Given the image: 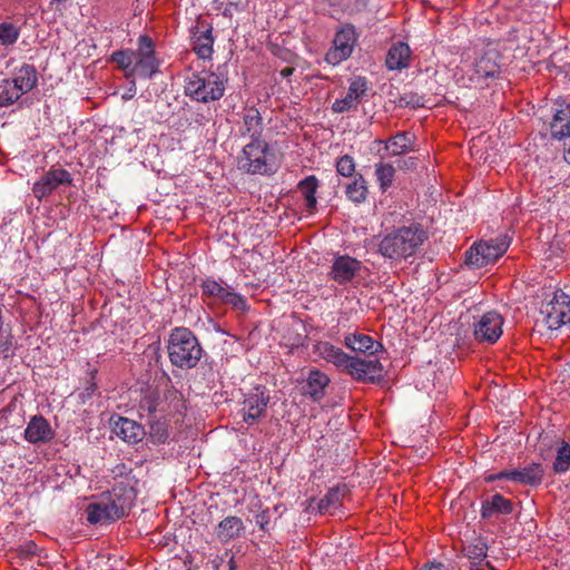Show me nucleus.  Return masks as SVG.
Listing matches in <instances>:
<instances>
[{
    "instance_id": "1",
    "label": "nucleus",
    "mask_w": 570,
    "mask_h": 570,
    "mask_svg": "<svg viewBox=\"0 0 570 570\" xmlns=\"http://www.w3.org/2000/svg\"><path fill=\"white\" fill-rule=\"evenodd\" d=\"M316 351L325 361L345 371L356 381L376 383L383 379L384 367L377 358L351 356L328 342H320Z\"/></svg>"
},
{
    "instance_id": "2",
    "label": "nucleus",
    "mask_w": 570,
    "mask_h": 570,
    "mask_svg": "<svg viewBox=\"0 0 570 570\" xmlns=\"http://www.w3.org/2000/svg\"><path fill=\"white\" fill-rule=\"evenodd\" d=\"M428 232L417 223L389 232L380 240L377 252L392 262L414 256L428 239Z\"/></svg>"
},
{
    "instance_id": "3",
    "label": "nucleus",
    "mask_w": 570,
    "mask_h": 570,
    "mask_svg": "<svg viewBox=\"0 0 570 570\" xmlns=\"http://www.w3.org/2000/svg\"><path fill=\"white\" fill-rule=\"evenodd\" d=\"M167 351L170 363L180 368L195 367L203 355L198 338L187 327H175L170 332Z\"/></svg>"
},
{
    "instance_id": "4",
    "label": "nucleus",
    "mask_w": 570,
    "mask_h": 570,
    "mask_svg": "<svg viewBox=\"0 0 570 570\" xmlns=\"http://www.w3.org/2000/svg\"><path fill=\"white\" fill-rule=\"evenodd\" d=\"M226 79L216 72H193L186 80L185 94L190 99L207 104L219 100L225 94Z\"/></svg>"
},
{
    "instance_id": "5",
    "label": "nucleus",
    "mask_w": 570,
    "mask_h": 570,
    "mask_svg": "<svg viewBox=\"0 0 570 570\" xmlns=\"http://www.w3.org/2000/svg\"><path fill=\"white\" fill-rule=\"evenodd\" d=\"M238 168L248 174L271 175L275 171L268 155V145L263 139L252 140L237 157Z\"/></svg>"
},
{
    "instance_id": "6",
    "label": "nucleus",
    "mask_w": 570,
    "mask_h": 570,
    "mask_svg": "<svg viewBox=\"0 0 570 570\" xmlns=\"http://www.w3.org/2000/svg\"><path fill=\"white\" fill-rule=\"evenodd\" d=\"M540 314L547 330L558 331L570 322V296L561 289L556 291L552 299L541 306Z\"/></svg>"
},
{
    "instance_id": "7",
    "label": "nucleus",
    "mask_w": 570,
    "mask_h": 570,
    "mask_svg": "<svg viewBox=\"0 0 570 570\" xmlns=\"http://www.w3.org/2000/svg\"><path fill=\"white\" fill-rule=\"evenodd\" d=\"M509 240L504 236L489 242L474 244L465 253V263L473 267H483L500 258L508 249Z\"/></svg>"
},
{
    "instance_id": "8",
    "label": "nucleus",
    "mask_w": 570,
    "mask_h": 570,
    "mask_svg": "<svg viewBox=\"0 0 570 570\" xmlns=\"http://www.w3.org/2000/svg\"><path fill=\"white\" fill-rule=\"evenodd\" d=\"M271 395L266 386L256 385L244 395L243 421L253 425L266 415Z\"/></svg>"
},
{
    "instance_id": "9",
    "label": "nucleus",
    "mask_w": 570,
    "mask_h": 570,
    "mask_svg": "<svg viewBox=\"0 0 570 570\" xmlns=\"http://www.w3.org/2000/svg\"><path fill=\"white\" fill-rule=\"evenodd\" d=\"M552 121L550 124L551 136L563 141L564 160L570 164V106L566 101L557 102Z\"/></svg>"
},
{
    "instance_id": "10",
    "label": "nucleus",
    "mask_w": 570,
    "mask_h": 570,
    "mask_svg": "<svg viewBox=\"0 0 570 570\" xmlns=\"http://www.w3.org/2000/svg\"><path fill=\"white\" fill-rule=\"evenodd\" d=\"M102 497L114 510L115 515L119 514V518H122L132 508L136 500V491L128 482L120 481L110 491L104 493Z\"/></svg>"
},
{
    "instance_id": "11",
    "label": "nucleus",
    "mask_w": 570,
    "mask_h": 570,
    "mask_svg": "<svg viewBox=\"0 0 570 570\" xmlns=\"http://www.w3.org/2000/svg\"><path fill=\"white\" fill-rule=\"evenodd\" d=\"M193 51L199 59H212L214 49V36L212 23L198 19L196 26L190 29Z\"/></svg>"
},
{
    "instance_id": "12",
    "label": "nucleus",
    "mask_w": 570,
    "mask_h": 570,
    "mask_svg": "<svg viewBox=\"0 0 570 570\" xmlns=\"http://www.w3.org/2000/svg\"><path fill=\"white\" fill-rule=\"evenodd\" d=\"M72 183L71 175L68 170L59 168H50L39 180L32 186L33 196L42 200L49 196L60 185H70Z\"/></svg>"
},
{
    "instance_id": "13",
    "label": "nucleus",
    "mask_w": 570,
    "mask_h": 570,
    "mask_svg": "<svg viewBox=\"0 0 570 570\" xmlns=\"http://www.w3.org/2000/svg\"><path fill=\"white\" fill-rule=\"evenodd\" d=\"M503 318L494 311L488 312L474 324V336L479 342L494 344L502 335Z\"/></svg>"
},
{
    "instance_id": "14",
    "label": "nucleus",
    "mask_w": 570,
    "mask_h": 570,
    "mask_svg": "<svg viewBox=\"0 0 570 570\" xmlns=\"http://www.w3.org/2000/svg\"><path fill=\"white\" fill-rule=\"evenodd\" d=\"M356 36L353 27L341 29L333 40V48L326 53L325 60L335 66L346 60L353 51Z\"/></svg>"
},
{
    "instance_id": "15",
    "label": "nucleus",
    "mask_w": 570,
    "mask_h": 570,
    "mask_svg": "<svg viewBox=\"0 0 570 570\" xmlns=\"http://www.w3.org/2000/svg\"><path fill=\"white\" fill-rule=\"evenodd\" d=\"M367 90V80L364 77H356L351 81L344 98L336 99L332 104L333 112L343 114L356 110Z\"/></svg>"
},
{
    "instance_id": "16",
    "label": "nucleus",
    "mask_w": 570,
    "mask_h": 570,
    "mask_svg": "<svg viewBox=\"0 0 570 570\" xmlns=\"http://www.w3.org/2000/svg\"><path fill=\"white\" fill-rule=\"evenodd\" d=\"M200 287L204 295L215 297L223 304L230 305L238 311H245L247 308L244 296L229 288L223 287L214 278H206L203 281Z\"/></svg>"
},
{
    "instance_id": "17",
    "label": "nucleus",
    "mask_w": 570,
    "mask_h": 570,
    "mask_svg": "<svg viewBox=\"0 0 570 570\" xmlns=\"http://www.w3.org/2000/svg\"><path fill=\"white\" fill-rule=\"evenodd\" d=\"M238 134L240 137H248L252 140L262 139L264 122L259 110L255 106H246L242 109Z\"/></svg>"
},
{
    "instance_id": "18",
    "label": "nucleus",
    "mask_w": 570,
    "mask_h": 570,
    "mask_svg": "<svg viewBox=\"0 0 570 570\" xmlns=\"http://www.w3.org/2000/svg\"><path fill=\"white\" fill-rule=\"evenodd\" d=\"M110 423L112 426V432L127 443L137 444L138 442L142 441L146 435L144 426L131 419L124 416H111Z\"/></svg>"
},
{
    "instance_id": "19",
    "label": "nucleus",
    "mask_w": 570,
    "mask_h": 570,
    "mask_svg": "<svg viewBox=\"0 0 570 570\" xmlns=\"http://www.w3.org/2000/svg\"><path fill=\"white\" fill-rule=\"evenodd\" d=\"M361 268L360 261L348 255H341L334 259L330 276L340 285H345L353 281Z\"/></svg>"
},
{
    "instance_id": "20",
    "label": "nucleus",
    "mask_w": 570,
    "mask_h": 570,
    "mask_svg": "<svg viewBox=\"0 0 570 570\" xmlns=\"http://www.w3.org/2000/svg\"><path fill=\"white\" fill-rule=\"evenodd\" d=\"M501 55L495 48H488L473 65L475 78H494L500 73Z\"/></svg>"
},
{
    "instance_id": "21",
    "label": "nucleus",
    "mask_w": 570,
    "mask_h": 570,
    "mask_svg": "<svg viewBox=\"0 0 570 570\" xmlns=\"http://www.w3.org/2000/svg\"><path fill=\"white\" fill-rule=\"evenodd\" d=\"M23 435L29 443H47L53 438V430L47 419L35 415L28 422Z\"/></svg>"
},
{
    "instance_id": "22",
    "label": "nucleus",
    "mask_w": 570,
    "mask_h": 570,
    "mask_svg": "<svg viewBox=\"0 0 570 570\" xmlns=\"http://www.w3.org/2000/svg\"><path fill=\"white\" fill-rule=\"evenodd\" d=\"M509 480L522 485L537 487L541 484L544 471L540 463H531L522 469H509Z\"/></svg>"
},
{
    "instance_id": "23",
    "label": "nucleus",
    "mask_w": 570,
    "mask_h": 570,
    "mask_svg": "<svg viewBox=\"0 0 570 570\" xmlns=\"http://www.w3.org/2000/svg\"><path fill=\"white\" fill-rule=\"evenodd\" d=\"M86 514L90 524H108L120 519L119 514L115 515L114 510L102 495L97 502L88 504Z\"/></svg>"
},
{
    "instance_id": "24",
    "label": "nucleus",
    "mask_w": 570,
    "mask_h": 570,
    "mask_svg": "<svg viewBox=\"0 0 570 570\" xmlns=\"http://www.w3.org/2000/svg\"><path fill=\"white\" fill-rule=\"evenodd\" d=\"M344 344L354 352L368 354L370 356L384 350L382 343L365 334H348L344 338Z\"/></svg>"
},
{
    "instance_id": "25",
    "label": "nucleus",
    "mask_w": 570,
    "mask_h": 570,
    "mask_svg": "<svg viewBox=\"0 0 570 570\" xmlns=\"http://www.w3.org/2000/svg\"><path fill=\"white\" fill-rule=\"evenodd\" d=\"M20 91L27 94L31 91L38 82V72L33 65L21 63L16 67L12 79H9Z\"/></svg>"
},
{
    "instance_id": "26",
    "label": "nucleus",
    "mask_w": 570,
    "mask_h": 570,
    "mask_svg": "<svg viewBox=\"0 0 570 570\" xmlns=\"http://www.w3.org/2000/svg\"><path fill=\"white\" fill-rule=\"evenodd\" d=\"M480 512L482 519H491L497 514H510L513 512V502L502 494L495 493L482 501Z\"/></svg>"
},
{
    "instance_id": "27",
    "label": "nucleus",
    "mask_w": 570,
    "mask_h": 570,
    "mask_svg": "<svg viewBox=\"0 0 570 570\" xmlns=\"http://www.w3.org/2000/svg\"><path fill=\"white\" fill-rule=\"evenodd\" d=\"M464 556L471 560L472 570H493L488 561H485L488 553V546L482 539H475L463 548Z\"/></svg>"
},
{
    "instance_id": "28",
    "label": "nucleus",
    "mask_w": 570,
    "mask_h": 570,
    "mask_svg": "<svg viewBox=\"0 0 570 570\" xmlns=\"http://www.w3.org/2000/svg\"><path fill=\"white\" fill-rule=\"evenodd\" d=\"M330 379L320 371H311L306 383L302 386V394L311 397L313 401H320L324 396L325 387Z\"/></svg>"
},
{
    "instance_id": "29",
    "label": "nucleus",
    "mask_w": 570,
    "mask_h": 570,
    "mask_svg": "<svg viewBox=\"0 0 570 570\" xmlns=\"http://www.w3.org/2000/svg\"><path fill=\"white\" fill-rule=\"evenodd\" d=\"M245 530L243 520L235 515H229L223 519L217 528L216 535L220 542H229L230 540L240 535Z\"/></svg>"
},
{
    "instance_id": "30",
    "label": "nucleus",
    "mask_w": 570,
    "mask_h": 570,
    "mask_svg": "<svg viewBox=\"0 0 570 570\" xmlns=\"http://www.w3.org/2000/svg\"><path fill=\"white\" fill-rule=\"evenodd\" d=\"M410 47L404 42L393 45L386 56L385 65L390 70H401L407 67Z\"/></svg>"
},
{
    "instance_id": "31",
    "label": "nucleus",
    "mask_w": 570,
    "mask_h": 570,
    "mask_svg": "<svg viewBox=\"0 0 570 570\" xmlns=\"http://www.w3.org/2000/svg\"><path fill=\"white\" fill-rule=\"evenodd\" d=\"M415 136L410 131H401L384 141L385 149L392 156H400L413 149Z\"/></svg>"
},
{
    "instance_id": "32",
    "label": "nucleus",
    "mask_w": 570,
    "mask_h": 570,
    "mask_svg": "<svg viewBox=\"0 0 570 570\" xmlns=\"http://www.w3.org/2000/svg\"><path fill=\"white\" fill-rule=\"evenodd\" d=\"M346 494L345 488L335 487L327 491L317 504L321 514H334L341 507L342 500Z\"/></svg>"
},
{
    "instance_id": "33",
    "label": "nucleus",
    "mask_w": 570,
    "mask_h": 570,
    "mask_svg": "<svg viewBox=\"0 0 570 570\" xmlns=\"http://www.w3.org/2000/svg\"><path fill=\"white\" fill-rule=\"evenodd\" d=\"M159 62L155 55L135 56L131 73L144 79H150L158 72Z\"/></svg>"
},
{
    "instance_id": "34",
    "label": "nucleus",
    "mask_w": 570,
    "mask_h": 570,
    "mask_svg": "<svg viewBox=\"0 0 570 570\" xmlns=\"http://www.w3.org/2000/svg\"><path fill=\"white\" fill-rule=\"evenodd\" d=\"M345 194L350 200L361 204L367 197V184L362 175L355 176L354 180L346 186Z\"/></svg>"
},
{
    "instance_id": "35",
    "label": "nucleus",
    "mask_w": 570,
    "mask_h": 570,
    "mask_svg": "<svg viewBox=\"0 0 570 570\" xmlns=\"http://www.w3.org/2000/svg\"><path fill=\"white\" fill-rule=\"evenodd\" d=\"M318 187V179L311 175L299 181L298 189L306 200V207L309 212L314 210L317 204L315 194Z\"/></svg>"
},
{
    "instance_id": "36",
    "label": "nucleus",
    "mask_w": 570,
    "mask_h": 570,
    "mask_svg": "<svg viewBox=\"0 0 570 570\" xmlns=\"http://www.w3.org/2000/svg\"><path fill=\"white\" fill-rule=\"evenodd\" d=\"M168 436V422L165 417L151 420L149 422V440L154 444L165 443Z\"/></svg>"
},
{
    "instance_id": "37",
    "label": "nucleus",
    "mask_w": 570,
    "mask_h": 570,
    "mask_svg": "<svg viewBox=\"0 0 570 570\" xmlns=\"http://www.w3.org/2000/svg\"><path fill=\"white\" fill-rule=\"evenodd\" d=\"M24 92L20 91L9 79H4L0 86V107L14 104Z\"/></svg>"
},
{
    "instance_id": "38",
    "label": "nucleus",
    "mask_w": 570,
    "mask_h": 570,
    "mask_svg": "<svg viewBox=\"0 0 570 570\" xmlns=\"http://www.w3.org/2000/svg\"><path fill=\"white\" fill-rule=\"evenodd\" d=\"M20 31V27L12 22H0V43L4 47L14 45L19 39Z\"/></svg>"
},
{
    "instance_id": "39",
    "label": "nucleus",
    "mask_w": 570,
    "mask_h": 570,
    "mask_svg": "<svg viewBox=\"0 0 570 570\" xmlns=\"http://www.w3.org/2000/svg\"><path fill=\"white\" fill-rule=\"evenodd\" d=\"M375 175L381 189L386 191L394 180L395 169L391 164L380 163L375 166Z\"/></svg>"
},
{
    "instance_id": "40",
    "label": "nucleus",
    "mask_w": 570,
    "mask_h": 570,
    "mask_svg": "<svg viewBox=\"0 0 570 570\" xmlns=\"http://www.w3.org/2000/svg\"><path fill=\"white\" fill-rule=\"evenodd\" d=\"M395 102L401 108L410 107L413 109H417L425 107L426 100L424 96H421L416 92L405 91L397 97Z\"/></svg>"
},
{
    "instance_id": "41",
    "label": "nucleus",
    "mask_w": 570,
    "mask_h": 570,
    "mask_svg": "<svg viewBox=\"0 0 570 570\" xmlns=\"http://www.w3.org/2000/svg\"><path fill=\"white\" fill-rule=\"evenodd\" d=\"M570 469V444L562 442L558 449L556 460L553 462V471L556 473H564Z\"/></svg>"
},
{
    "instance_id": "42",
    "label": "nucleus",
    "mask_w": 570,
    "mask_h": 570,
    "mask_svg": "<svg viewBox=\"0 0 570 570\" xmlns=\"http://www.w3.org/2000/svg\"><path fill=\"white\" fill-rule=\"evenodd\" d=\"M336 170L341 176L351 177L355 171V163L352 156L344 155L336 161Z\"/></svg>"
},
{
    "instance_id": "43",
    "label": "nucleus",
    "mask_w": 570,
    "mask_h": 570,
    "mask_svg": "<svg viewBox=\"0 0 570 570\" xmlns=\"http://www.w3.org/2000/svg\"><path fill=\"white\" fill-rule=\"evenodd\" d=\"M159 395L157 392H148L140 402V410L146 411L148 415L156 413Z\"/></svg>"
},
{
    "instance_id": "44",
    "label": "nucleus",
    "mask_w": 570,
    "mask_h": 570,
    "mask_svg": "<svg viewBox=\"0 0 570 570\" xmlns=\"http://www.w3.org/2000/svg\"><path fill=\"white\" fill-rule=\"evenodd\" d=\"M155 55L154 41L147 36L142 35L138 39V50L135 56Z\"/></svg>"
},
{
    "instance_id": "45",
    "label": "nucleus",
    "mask_w": 570,
    "mask_h": 570,
    "mask_svg": "<svg viewBox=\"0 0 570 570\" xmlns=\"http://www.w3.org/2000/svg\"><path fill=\"white\" fill-rule=\"evenodd\" d=\"M18 554L22 558H30L37 556L39 553V548L37 543L32 540H28L22 542L18 549Z\"/></svg>"
},
{
    "instance_id": "46",
    "label": "nucleus",
    "mask_w": 570,
    "mask_h": 570,
    "mask_svg": "<svg viewBox=\"0 0 570 570\" xmlns=\"http://www.w3.org/2000/svg\"><path fill=\"white\" fill-rule=\"evenodd\" d=\"M114 61L120 65L121 68L128 69L131 66L134 67L135 57L132 53H127L125 51H117L112 55Z\"/></svg>"
},
{
    "instance_id": "47",
    "label": "nucleus",
    "mask_w": 570,
    "mask_h": 570,
    "mask_svg": "<svg viewBox=\"0 0 570 570\" xmlns=\"http://www.w3.org/2000/svg\"><path fill=\"white\" fill-rule=\"evenodd\" d=\"M255 523L256 525L263 530V531H266L267 530V525L269 523V514H268V511L267 510H264L259 513L256 514L255 517Z\"/></svg>"
},
{
    "instance_id": "48",
    "label": "nucleus",
    "mask_w": 570,
    "mask_h": 570,
    "mask_svg": "<svg viewBox=\"0 0 570 570\" xmlns=\"http://www.w3.org/2000/svg\"><path fill=\"white\" fill-rule=\"evenodd\" d=\"M421 570H454V569L445 566L442 562H429V563H425Z\"/></svg>"
},
{
    "instance_id": "49",
    "label": "nucleus",
    "mask_w": 570,
    "mask_h": 570,
    "mask_svg": "<svg viewBox=\"0 0 570 570\" xmlns=\"http://www.w3.org/2000/svg\"><path fill=\"white\" fill-rule=\"evenodd\" d=\"M502 479L509 480V471L508 470H503V471H500L499 473L490 474L485 478V481L494 482L497 480H502Z\"/></svg>"
},
{
    "instance_id": "50",
    "label": "nucleus",
    "mask_w": 570,
    "mask_h": 570,
    "mask_svg": "<svg viewBox=\"0 0 570 570\" xmlns=\"http://www.w3.org/2000/svg\"><path fill=\"white\" fill-rule=\"evenodd\" d=\"M194 122L199 127H204L209 122V117L205 116L203 112H196L194 117Z\"/></svg>"
},
{
    "instance_id": "51",
    "label": "nucleus",
    "mask_w": 570,
    "mask_h": 570,
    "mask_svg": "<svg viewBox=\"0 0 570 570\" xmlns=\"http://www.w3.org/2000/svg\"><path fill=\"white\" fill-rule=\"evenodd\" d=\"M294 71H295V69L293 67H285L281 70L279 73L283 78H287V77L292 76Z\"/></svg>"
},
{
    "instance_id": "52",
    "label": "nucleus",
    "mask_w": 570,
    "mask_h": 570,
    "mask_svg": "<svg viewBox=\"0 0 570 570\" xmlns=\"http://www.w3.org/2000/svg\"><path fill=\"white\" fill-rule=\"evenodd\" d=\"M404 165L406 167H414L416 165L415 158L410 157L407 160L404 161Z\"/></svg>"
},
{
    "instance_id": "53",
    "label": "nucleus",
    "mask_w": 570,
    "mask_h": 570,
    "mask_svg": "<svg viewBox=\"0 0 570 570\" xmlns=\"http://www.w3.org/2000/svg\"><path fill=\"white\" fill-rule=\"evenodd\" d=\"M67 1H68V0H51V1H50V4H51V6H52V4H55V3H57V4H61V3H66Z\"/></svg>"
},
{
    "instance_id": "54",
    "label": "nucleus",
    "mask_w": 570,
    "mask_h": 570,
    "mask_svg": "<svg viewBox=\"0 0 570 570\" xmlns=\"http://www.w3.org/2000/svg\"><path fill=\"white\" fill-rule=\"evenodd\" d=\"M235 569V561H234V558L230 557L229 559V570H234Z\"/></svg>"
},
{
    "instance_id": "55",
    "label": "nucleus",
    "mask_w": 570,
    "mask_h": 570,
    "mask_svg": "<svg viewBox=\"0 0 570 570\" xmlns=\"http://www.w3.org/2000/svg\"><path fill=\"white\" fill-rule=\"evenodd\" d=\"M95 389H96V384L91 383L90 386L87 390L94 392Z\"/></svg>"
}]
</instances>
